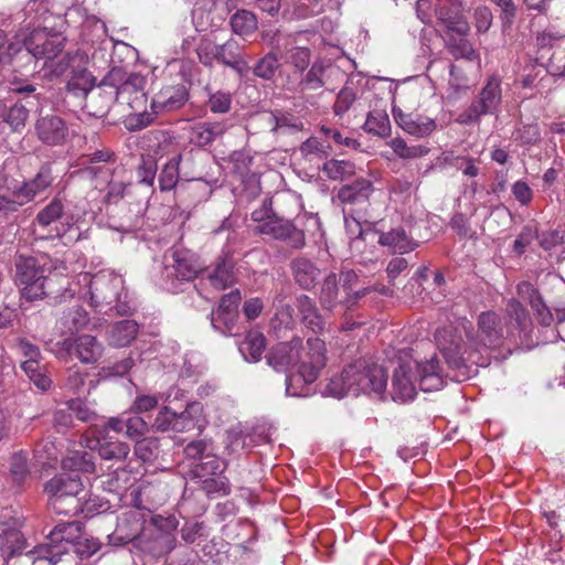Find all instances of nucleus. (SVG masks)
<instances>
[{
  "label": "nucleus",
  "mask_w": 565,
  "mask_h": 565,
  "mask_svg": "<svg viewBox=\"0 0 565 565\" xmlns=\"http://www.w3.org/2000/svg\"><path fill=\"white\" fill-rule=\"evenodd\" d=\"M437 347L452 367H460L466 360L471 359V354L465 349L461 335L452 326L438 329L435 334Z\"/></svg>",
  "instance_id": "obj_12"
},
{
  "label": "nucleus",
  "mask_w": 565,
  "mask_h": 565,
  "mask_svg": "<svg viewBox=\"0 0 565 565\" xmlns=\"http://www.w3.org/2000/svg\"><path fill=\"white\" fill-rule=\"evenodd\" d=\"M146 77L138 74L131 73L126 79L117 86V100L120 103L129 97H134L138 93H145Z\"/></svg>",
  "instance_id": "obj_41"
},
{
  "label": "nucleus",
  "mask_w": 565,
  "mask_h": 565,
  "mask_svg": "<svg viewBox=\"0 0 565 565\" xmlns=\"http://www.w3.org/2000/svg\"><path fill=\"white\" fill-rule=\"evenodd\" d=\"M359 277L354 270H343L339 279L334 274L327 276L322 282L319 301L321 307L331 312L344 313L364 297L370 288L358 289Z\"/></svg>",
  "instance_id": "obj_5"
},
{
  "label": "nucleus",
  "mask_w": 565,
  "mask_h": 565,
  "mask_svg": "<svg viewBox=\"0 0 565 565\" xmlns=\"http://www.w3.org/2000/svg\"><path fill=\"white\" fill-rule=\"evenodd\" d=\"M238 55V44L234 40H228L222 45L216 46L215 57L225 65L230 64Z\"/></svg>",
  "instance_id": "obj_62"
},
{
  "label": "nucleus",
  "mask_w": 565,
  "mask_h": 565,
  "mask_svg": "<svg viewBox=\"0 0 565 565\" xmlns=\"http://www.w3.org/2000/svg\"><path fill=\"white\" fill-rule=\"evenodd\" d=\"M25 47V55L44 60V68L52 76L62 75L68 67V57L63 54L65 38L51 33L46 29H35L23 40H18Z\"/></svg>",
  "instance_id": "obj_6"
},
{
  "label": "nucleus",
  "mask_w": 565,
  "mask_h": 565,
  "mask_svg": "<svg viewBox=\"0 0 565 565\" xmlns=\"http://www.w3.org/2000/svg\"><path fill=\"white\" fill-rule=\"evenodd\" d=\"M67 553L64 545L56 543L42 544L30 552L33 562L47 561L51 565H55L61 561L62 556Z\"/></svg>",
  "instance_id": "obj_42"
},
{
  "label": "nucleus",
  "mask_w": 565,
  "mask_h": 565,
  "mask_svg": "<svg viewBox=\"0 0 565 565\" xmlns=\"http://www.w3.org/2000/svg\"><path fill=\"white\" fill-rule=\"evenodd\" d=\"M276 306L275 317L271 321L273 327L289 329L294 326V309L289 305H282L279 297L274 300Z\"/></svg>",
  "instance_id": "obj_51"
},
{
  "label": "nucleus",
  "mask_w": 565,
  "mask_h": 565,
  "mask_svg": "<svg viewBox=\"0 0 565 565\" xmlns=\"http://www.w3.org/2000/svg\"><path fill=\"white\" fill-rule=\"evenodd\" d=\"M501 10L500 19L504 29L510 28L516 15V7L513 0H490Z\"/></svg>",
  "instance_id": "obj_60"
},
{
  "label": "nucleus",
  "mask_w": 565,
  "mask_h": 565,
  "mask_svg": "<svg viewBox=\"0 0 565 565\" xmlns=\"http://www.w3.org/2000/svg\"><path fill=\"white\" fill-rule=\"evenodd\" d=\"M255 233L270 235L276 239L288 242L294 248H300L305 245V234L295 227L289 221L280 218H269L268 221L255 227Z\"/></svg>",
  "instance_id": "obj_16"
},
{
  "label": "nucleus",
  "mask_w": 565,
  "mask_h": 565,
  "mask_svg": "<svg viewBox=\"0 0 565 565\" xmlns=\"http://www.w3.org/2000/svg\"><path fill=\"white\" fill-rule=\"evenodd\" d=\"M225 132V125L222 122H199L192 127L191 141L198 146H206Z\"/></svg>",
  "instance_id": "obj_29"
},
{
  "label": "nucleus",
  "mask_w": 565,
  "mask_h": 565,
  "mask_svg": "<svg viewBox=\"0 0 565 565\" xmlns=\"http://www.w3.org/2000/svg\"><path fill=\"white\" fill-rule=\"evenodd\" d=\"M188 99L184 85H169L162 87L152 98V114L172 111L181 108Z\"/></svg>",
  "instance_id": "obj_21"
},
{
  "label": "nucleus",
  "mask_w": 565,
  "mask_h": 565,
  "mask_svg": "<svg viewBox=\"0 0 565 565\" xmlns=\"http://www.w3.org/2000/svg\"><path fill=\"white\" fill-rule=\"evenodd\" d=\"M396 124L407 134L422 138L429 136L436 128V121L427 116L406 114L402 109H393Z\"/></svg>",
  "instance_id": "obj_23"
},
{
  "label": "nucleus",
  "mask_w": 565,
  "mask_h": 565,
  "mask_svg": "<svg viewBox=\"0 0 565 565\" xmlns=\"http://www.w3.org/2000/svg\"><path fill=\"white\" fill-rule=\"evenodd\" d=\"M449 50L455 58H465L468 61L478 58V54L472 44L466 39H460L458 42L450 45Z\"/></svg>",
  "instance_id": "obj_59"
},
{
  "label": "nucleus",
  "mask_w": 565,
  "mask_h": 565,
  "mask_svg": "<svg viewBox=\"0 0 565 565\" xmlns=\"http://www.w3.org/2000/svg\"><path fill=\"white\" fill-rule=\"evenodd\" d=\"M117 78H120V70H113L105 81L86 94L83 109L88 116L102 118L108 114L111 105L117 100L118 90L115 84Z\"/></svg>",
  "instance_id": "obj_10"
},
{
  "label": "nucleus",
  "mask_w": 565,
  "mask_h": 565,
  "mask_svg": "<svg viewBox=\"0 0 565 565\" xmlns=\"http://www.w3.org/2000/svg\"><path fill=\"white\" fill-rule=\"evenodd\" d=\"M225 468L226 462L218 458L217 456H215L212 451L207 452L204 456V459L200 463L195 465V467L193 468V472L195 477L204 479L207 477L222 475Z\"/></svg>",
  "instance_id": "obj_39"
},
{
  "label": "nucleus",
  "mask_w": 565,
  "mask_h": 565,
  "mask_svg": "<svg viewBox=\"0 0 565 565\" xmlns=\"http://www.w3.org/2000/svg\"><path fill=\"white\" fill-rule=\"evenodd\" d=\"M388 146L396 156L403 159H415L426 156L429 149L425 146H408L402 138H393L388 141Z\"/></svg>",
  "instance_id": "obj_44"
},
{
  "label": "nucleus",
  "mask_w": 565,
  "mask_h": 565,
  "mask_svg": "<svg viewBox=\"0 0 565 565\" xmlns=\"http://www.w3.org/2000/svg\"><path fill=\"white\" fill-rule=\"evenodd\" d=\"M231 26L235 34L244 38L253 34L257 30L258 22L252 11L243 9L232 15Z\"/></svg>",
  "instance_id": "obj_34"
},
{
  "label": "nucleus",
  "mask_w": 565,
  "mask_h": 565,
  "mask_svg": "<svg viewBox=\"0 0 565 565\" xmlns=\"http://www.w3.org/2000/svg\"><path fill=\"white\" fill-rule=\"evenodd\" d=\"M416 376L412 363H402L392 375V398L396 402L406 403L415 398L417 383L424 392L440 390L444 384L443 370L439 360L433 356L426 362L416 363Z\"/></svg>",
  "instance_id": "obj_3"
},
{
  "label": "nucleus",
  "mask_w": 565,
  "mask_h": 565,
  "mask_svg": "<svg viewBox=\"0 0 565 565\" xmlns=\"http://www.w3.org/2000/svg\"><path fill=\"white\" fill-rule=\"evenodd\" d=\"M202 413V406L199 403L188 404L186 408L181 413H174V422L172 430L183 433L201 427L199 424V416Z\"/></svg>",
  "instance_id": "obj_32"
},
{
  "label": "nucleus",
  "mask_w": 565,
  "mask_h": 565,
  "mask_svg": "<svg viewBox=\"0 0 565 565\" xmlns=\"http://www.w3.org/2000/svg\"><path fill=\"white\" fill-rule=\"evenodd\" d=\"M202 480V488L207 494L226 495L230 493L228 479L222 475L207 477Z\"/></svg>",
  "instance_id": "obj_53"
},
{
  "label": "nucleus",
  "mask_w": 565,
  "mask_h": 565,
  "mask_svg": "<svg viewBox=\"0 0 565 565\" xmlns=\"http://www.w3.org/2000/svg\"><path fill=\"white\" fill-rule=\"evenodd\" d=\"M93 438L87 439V447L96 450L104 460H124L129 454L126 443L114 439L106 429H92Z\"/></svg>",
  "instance_id": "obj_15"
},
{
  "label": "nucleus",
  "mask_w": 565,
  "mask_h": 565,
  "mask_svg": "<svg viewBox=\"0 0 565 565\" xmlns=\"http://www.w3.org/2000/svg\"><path fill=\"white\" fill-rule=\"evenodd\" d=\"M53 181L54 177L51 167L43 164L33 178L23 181L13 190V195L20 200L19 203L24 205L46 191Z\"/></svg>",
  "instance_id": "obj_18"
},
{
  "label": "nucleus",
  "mask_w": 565,
  "mask_h": 565,
  "mask_svg": "<svg viewBox=\"0 0 565 565\" xmlns=\"http://www.w3.org/2000/svg\"><path fill=\"white\" fill-rule=\"evenodd\" d=\"M379 243L391 248L394 253H408L414 250L418 244L411 238L403 228H394L382 233Z\"/></svg>",
  "instance_id": "obj_27"
},
{
  "label": "nucleus",
  "mask_w": 565,
  "mask_h": 565,
  "mask_svg": "<svg viewBox=\"0 0 565 565\" xmlns=\"http://www.w3.org/2000/svg\"><path fill=\"white\" fill-rule=\"evenodd\" d=\"M478 341L486 348L500 345L504 338L502 320L495 312H482L478 318Z\"/></svg>",
  "instance_id": "obj_20"
},
{
  "label": "nucleus",
  "mask_w": 565,
  "mask_h": 565,
  "mask_svg": "<svg viewBox=\"0 0 565 565\" xmlns=\"http://www.w3.org/2000/svg\"><path fill=\"white\" fill-rule=\"evenodd\" d=\"M387 385V374L382 366L369 365L356 361L345 366L341 373L332 376L323 390V394L334 398L347 395L382 394Z\"/></svg>",
  "instance_id": "obj_2"
},
{
  "label": "nucleus",
  "mask_w": 565,
  "mask_h": 565,
  "mask_svg": "<svg viewBox=\"0 0 565 565\" xmlns=\"http://www.w3.org/2000/svg\"><path fill=\"white\" fill-rule=\"evenodd\" d=\"M81 531V524L78 522H67L57 524L50 533L49 540L57 545H64L72 543Z\"/></svg>",
  "instance_id": "obj_43"
},
{
  "label": "nucleus",
  "mask_w": 565,
  "mask_h": 565,
  "mask_svg": "<svg viewBox=\"0 0 565 565\" xmlns=\"http://www.w3.org/2000/svg\"><path fill=\"white\" fill-rule=\"evenodd\" d=\"M22 53V45L19 41H10L0 31V65H9Z\"/></svg>",
  "instance_id": "obj_48"
},
{
  "label": "nucleus",
  "mask_w": 565,
  "mask_h": 565,
  "mask_svg": "<svg viewBox=\"0 0 565 565\" xmlns=\"http://www.w3.org/2000/svg\"><path fill=\"white\" fill-rule=\"evenodd\" d=\"M79 281L88 287V302L98 312L126 315L131 310L128 292L125 290V280L114 270H102L94 276L85 273Z\"/></svg>",
  "instance_id": "obj_4"
},
{
  "label": "nucleus",
  "mask_w": 565,
  "mask_h": 565,
  "mask_svg": "<svg viewBox=\"0 0 565 565\" xmlns=\"http://www.w3.org/2000/svg\"><path fill=\"white\" fill-rule=\"evenodd\" d=\"M51 351L61 360L75 355L82 363L93 364L102 358L104 345L96 337L81 334L56 342Z\"/></svg>",
  "instance_id": "obj_9"
},
{
  "label": "nucleus",
  "mask_w": 565,
  "mask_h": 565,
  "mask_svg": "<svg viewBox=\"0 0 565 565\" xmlns=\"http://www.w3.org/2000/svg\"><path fill=\"white\" fill-rule=\"evenodd\" d=\"M125 435L132 440H139L148 433V424L140 416L130 411L125 412Z\"/></svg>",
  "instance_id": "obj_47"
},
{
  "label": "nucleus",
  "mask_w": 565,
  "mask_h": 565,
  "mask_svg": "<svg viewBox=\"0 0 565 565\" xmlns=\"http://www.w3.org/2000/svg\"><path fill=\"white\" fill-rule=\"evenodd\" d=\"M10 472H11L13 480L17 483H21L24 481V479L29 475L26 454L20 451V452H15L11 456Z\"/></svg>",
  "instance_id": "obj_54"
},
{
  "label": "nucleus",
  "mask_w": 565,
  "mask_h": 565,
  "mask_svg": "<svg viewBox=\"0 0 565 565\" xmlns=\"http://www.w3.org/2000/svg\"><path fill=\"white\" fill-rule=\"evenodd\" d=\"M210 284L216 290H223L234 282L233 268L225 260L220 262L212 271L206 275Z\"/></svg>",
  "instance_id": "obj_40"
},
{
  "label": "nucleus",
  "mask_w": 565,
  "mask_h": 565,
  "mask_svg": "<svg viewBox=\"0 0 565 565\" xmlns=\"http://www.w3.org/2000/svg\"><path fill=\"white\" fill-rule=\"evenodd\" d=\"M82 173L84 175H88L90 178H94L99 173H102L104 175V180L108 184V191L104 198V200L107 203H109V204L117 203L120 199L124 198L127 184L122 181L108 182V178L111 174L109 170H103L99 167H89V168L83 170Z\"/></svg>",
  "instance_id": "obj_33"
},
{
  "label": "nucleus",
  "mask_w": 565,
  "mask_h": 565,
  "mask_svg": "<svg viewBox=\"0 0 565 565\" xmlns=\"http://www.w3.org/2000/svg\"><path fill=\"white\" fill-rule=\"evenodd\" d=\"M254 437L244 434L242 430L231 429L226 435L225 449L230 455L238 454L242 450H248L254 446Z\"/></svg>",
  "instance_id": "obj_45"
},
{
  "label": "nucleus",
  "mask_w": 565,
  "mask_h": 565,
  "mask_svg": "<svg viewBox=\"0 0 565 565\" xmlns=\"http://www.w3.org/2000/svg\"><path fill=\"white\" fill-rule=\"evenodd\" d=\"M35 131L39 139L47 146L62 145L68 134L64 120L55 115L41 117L35 125Z\"/></svg>",
  "instance_id": "obj_22"
},
{
  "label": "nucleus",
  "mask_w": 565,
  "mask_h": 565,
  "mask_svg": "<svg viewBox=\"0 0 565 565\" xmlns=\"http://www.w3.org/2000/svg\"><path fill=\"white\" fill-rule=\"evenodd\" d=\"M62 468L63 472L67 473H92L95 470V463L88 454L74 452L63 458Z\"/></svg>",
  "instance_id": "obj_37"
},
{
  "label": "nucleus",
  "mask_w": 565,
  "mask_h": 565,
  "mask_svg": "<svg viewBox=\"0 0 565 565\" xmlns=\"http://www.w3.org/2000/svg\"><path fill=\"white\" fill-rule=\"evenodd\" d=\"M278 67V57L275 53L270 52L257 62L253 72L259 78L271 79Z\"/></svg>",
  "instance_id": "obj_50"
},
{
  "label": "nucleus",
  "mask_w": 565,
  "mask_h": 565,
  "mask_svg": "<svg viewBox=\"0 0 565 565\" xmlns=\"http://www.w3.org/2000/svg\"><path fill=\"white\" fill-rule=\"evenodd\" d=\"M323 72V65L315 63L299 83L301 90H315L321 88L324 84L322 79Z\"/></svg>",
  "instance_id": "obj_52"
},
{
  "label": "nucleus",
  "mask_w": 565,
  "mask_h": 565,
  "mask_svg": "<svg viewBox=\"0 0 565 565\" xmlns=\"http://www.w3.org/2000/svg\"><path fill=\"white\" fill-rule=\"evenodd\" d=\"M213 447L211 443L206 440H194L189 443L184 448V455L190 459H204L207 452H212Z\"/></svg>",
  "instance_id": "obj_61"
},
{
  "label": "nucleus",
  "mask_w": 565,
  "mask_h": 565,
  "mask_svg": "<svg viewBox=\"0 0 565 565\" xmlns=\"http://www.w3.org/2000/svg\"><path fill=\"white\" fill-rule=\"evenodd\" d=\"M88 321L87 312L81 307H74L64 312L60 319L61 330L62 332L73 333L86 328Z\"/></svg>",
  "instance_id": "obj_38"
},
{
  "label": "nucleus",
  "mask_w": 565,
  "mask_h": 565,
  "mask_svg": "<svg viewBox=\"0 0 565 565\" xmlns=\"http://www.w3.org/2000/svg\"><path fill=\"white\" fill-rule=\"evenodd\" d=\"M501 103V81L498 76H491L482 88L480 97L472 103L466 114L460 116L461 122L478 120L481 115L493 114Z\"/></svg>",
  "instance_id": "obj_13"
},
{
  "label": "nucleus",
  "mask_w": 565,
  "mask_h": 565,
  "mask_svg": "<svg viewBox=\"0 0 565 565\" xmlns=\"http://www.w3.org/2000/svg\"><path fill=\"white\" fill-rule=\"evenodd\" d=\"M266 347V340L262 332L249 331L244 341L239 344V352L248 362H256L260 359Z\"/></svg>",
  "instance_id": "obj_31"
},
{
  "label": "nucleus",
  "mask_w": 565,
  "mask_h": 565,
  "mask_svg": "<svg viewBox=\"0 0 565 565\" xmlns=\"http://www.w3.org/2000/svg\"><path fill=\"white\" fill-rule=\"evenodd\" d=\"M100 548V543L95 539H83L74 544V552L81 558H89Z\"/></svg>",
  "instance_id": "obj_63"
},
{
  "label": "nucleus",
  "mask_w": 565,
  "mask_h": 565,
  "mask_svg": "<svg viewBox=\"0 0 565 565\" xmlns=\"http://www.w3.org/2000/svg\"><path fill=\"white\" fill-rule=\"evenodd\" d=\"M65 209L61 199L54 198L36 214L33 225L45 233V237H62L70 228L68 221L64 222Z\"/></svg>",
  "instance_id": "obj_11"
},
{
  "label": "nucleus",
  "mask_w": 565,
  "mask_h": 565,
  "mask_svg": "<svg viewBox=\"0 0 565 565\" xmlns=\"http://www.w3.org/2000/svg\"><path fill=\"white\" fill-rule=\"evenodd\" d=\"M84 484L76 473L61 472L45 483L49 504L58 514L76 515L79 509L78 494Z\"/></svg>",
  "instance_id": "obj_8"
},
{
  "label": "nucleus",
  "mask_w": 565,
  "mask_h": 565,
  "mask_svg": "<svg viewBox=\"0 0 565 565\" xmlns=\"http://www.w3.org/2000/svg\"><path fill=\"white\" fill-rule=\"evenodd\" d=\"M294 276L297 284L303 289L315 287L319 277V269L306 258H297L292 262Z\"/></svg>",
  "instance_id": "obj_30"
},
{
  "label": "nucleus",
  "mask_w": 565,
  "mask_h": 565,
  "mask_svg": "<svg viewBox=\"0 0 565 565\" xmlns=\"http://www.w3.org/2000/svg\"><path fill=\"white\" fill-rule=\"evenodd\" d=\"M66 22L82 26L83 40L95 43L106 36V25L96 15L88 14L87 10L78 3L72 4L65 12Z\"/></svg>",
  "instance_id": "obj_14"
},
{
  "label": "nucleus",
  "mask_w": 565,
  "mask_h": 565,
  "mask_svg": "<svg viewBox=\"0 0 565 565\" xmlns=\"http://www.w3.org/2000/svg\"><path fill=\"white\" fill-rule=\"evenodd\" d=\"M267 361L277 371H289L297 367V374L286 379V393L290 396L306 395L305 388L298 384H310L317 380L326 365V344L318 337L309 338L305 349L301 340L295 338L273 348Z\"/></svg>",
  "instance_id": "obj_1"
},
{
  "label": "nucleus",
  "mask_w": 565,
  "mask_h": 565,
  "mask_svg": "<svg viewBox=\"0 0 565 565\" xmlns=\"http://www.w3.org/2000/svg\"><path fill=\"white\" fill-rule=\"evenodd\" d=\"M207 105L214 114H226L231 109L232 96L230 93L218 90L210 95Z\"/></svg>",
  "instance_id": "obj_56"
},
{
  "label": "nucleus",
  "mask_w": 565,
  "mask_h": 565,
  "mask_svg": "<svg viewBox=\"0 0 565 565\" xmlns=\"http://www.w3.org/2000/svg\"><path fill=\"white\" fill-rule=\"evenodd\" d=\"M95 87V77L85 68L73 70L67 89L76 96H86Z\"/></svg>",
  "instance_id": "obj_36"
},
{
  "label": "nucleus",
  "mask_w": 565,
  "mask_h": 565,
  "mask_svg": "<svg viewBox=\"0 0 565 565\" xmlns=\"http://www.w3.org/2000/svg\"><path fill=\"white\" fill-rule=\"evenodd\" d=\"M297 308L303 323L315 333H321L326 329V322L318 311L315 301L307 295L297 298Z\"/></svg>",
  "instance_id": "obj_25"
},
{
  "label": "nucleus",
  "mask_w": 565,
  "mask_h": 565,
  "mask_svg": "<svg viewBox=\"0 0 565 565\" xmlns=\"http://www.w3.org/2000/svg\"><path fill=\"white\" fill-rule=\"evenodd\" d=\"M147 95L146 93H138L134 97H129L126 100L120 102V104H127L130 109L141 117L140 122L138 126L145 127L152 120V114H148L146 111L147 109Z\"/></svg>",
  "instance_id": "obj_49"
},
{
  "label": "nucleus",
  "mask_w": 565,
  "mask_h": 565,
  "mask_svg": "<svg viewBox=\"0 0 565 565\" xmlns=\"http://www.w3.org/2000/svg\"><path fill=\"white\" fill-rule=\"evenodd\" d=\"M355 100V93L352 88L344 87L338 94L334 103V113L337 115H343L349 110L353 102Z\"/></svg>",
  "instance_id": "obj_64"
},
{
  "label": "nucleus",
  "mask_w": 565,
  "mask_h": 565,
  "mask_svg": "<svg viewBox=\"0 0 565 565\" xmlns=\"http://www.w3.org/2000/svg\"><path fill=\"white\" fill-rule=\"evenodd\" d=\"M182 161V154H177L170 158L162 167L159 174V186L161 191L172 190L180 178V163Z\"/></svg>",
  "instance_id": "obj_35"
},
{
  "label": "nucleus",
  "mask_w": 565,
  "mask_h": 565,
  "mask_svg": "<svg viewBox=\"0 0 565 565\" xmlns=\"http://www.w3.org/2000/svg\"><path fill=\"white\" fill-rule=\"evenodd\" d=\"M323 172L332 180H344L354 173V164L348 160H329L323 164Z\"/></svg>",
  "instance_id": "obj_46"
},
{
  "label": "nucleus",
  "mask_w": 565,
  "mask_h": 565,
  "mask_svg": "<svg viewBox=\"0 0 565 565\" xmlns=\"http://www.w3.org/2000/svg\"><path fill=\"white\" fill-rule=\"evenodd\" d=\"M29 111L21 104L11 106L4 117V121L13 129L18 130L23 127L28 118Z\"/></svg>",
  "instance_id": "obj_57"
},
{
  "label": "nucleus",
  "mask_w": 565,
  "mask_h": 565,
  "mask_svg": "<svg viewBox=\"0 0 565 565\" xmlns=\"http://www.w3.org/2000/svg\"><path fill=\"white\" fill-rule=\"evenodd\" d=\"M14 281L21 297L28 301L43 299L53 294L51 271L40 259L32 256H18L14 263Z\"/></svg>",
  "instance_id": "obj_7"
},
{
  "label": "nucleus",
  "mask_w": 565,
  "mask_h": 565,
  "mask_svg": "<svg viewBox=\"0 0 565 565\" xmlns=\"http://www.w3.org/2000/svg\"><path fill=\"white\" fill-rule=\"evenodd\" d=\"M475 26L478 33H486L492 25L493 15L489 7L479 6L473 11Z\"/></svg>",
  "instance_id": "obj_58"
},
{
  "label": "nucleus",
  "mask_w": 565,
  "mask_h": 565,
  "mask_svg": "<svg viewBox=\"0 0 565 565\" xmlns=\"http://www.w3.org/2000/svg\"><path fill=\"white\" fill-rule=\"evenodd\" d=\"M364 127L369 132L385 136L390 129V120L385 114L370 113L364 122Z\"/></svg>",
  "instance_id": "obj_55"
},
{
  "label": "nucleus",
  "mask_w": 565,
  "mask_h": 565,
  "mask_svg": "<svg viewBox=\"0 0 565 565\" xmlns=\"http://www.w3.org/2000/svg\"><path fill=\"white\" fill-rule=\"evenodd\" d=\"M145 523V514L139 510H130L118 519L114 533L108 535V541L114 545L127 544L139 536Z\"/></svg>",
  "instance_id": "obj_17"
},
{
  "label": "nucleus",
  "mask_w": 565,
  "mask_h": 565,
  "mask_svg": "<svg viewBox=\"0 0 565 565\" xmlns=\"http://www.w3.org/2000/svg\"><path fill=\"white\" fill-rule=\"evenodd\" d=\"M138 331L139 326L135 320H121L107 332L108 343L117 348L127 347L137 337Z\"/></svg>",
  "instance_id": "obj_26"
},
{
  "label": "nucleus",
  "mask_w": 565,
  "mask_h": 565,
  "mask_svg": "<svg viewBox=\"0 0 565 565\" xmlns=\"http://www.w3.org/2000/svg\"><path fill=\"white\" fill-rule=\"evenodd\" d=\"M372 182L367 179H359L351 184L343 185L338 192V199L342 203H360L369 199L372 193Z\"/></svg>",
  "instance_id": "obj_28"
},
{
  "label": "nucleus",
  "mask_w": 565,
  "mask_h": 565,
  "mask_svg": "<svg viewBox=\"0 0 565 565\" xmlns=\"http://www.w3.org/2000/svg\"><path fill=\"white\" fill-rule=\"evenodd\" d=\"M241 300L238 290L231 291L222 297L218 308L211 313V323L222 333L231 332L237 317V307Z\"/></svg>",
  "instance_id": "obj_19"
},
{
  "label": "nucleus",
  "mask_w": 565,
  "mask_h": 565,
  "mask_svg": "<svg viewBox=\"0 0 565 565\" xmlns=\"http://www.w3.org/2000/svg\"><path fill=\"white\" fill-rule=\"evenodd\" d=\"M172 265L167 266V270H170L168 275H175L180 280L190 281L194 279L201 270V266L198 263L193 253L186 249H175L172 253Z\"/></svg>",
  "instance_id": "obj_24"
}]
</instances>
